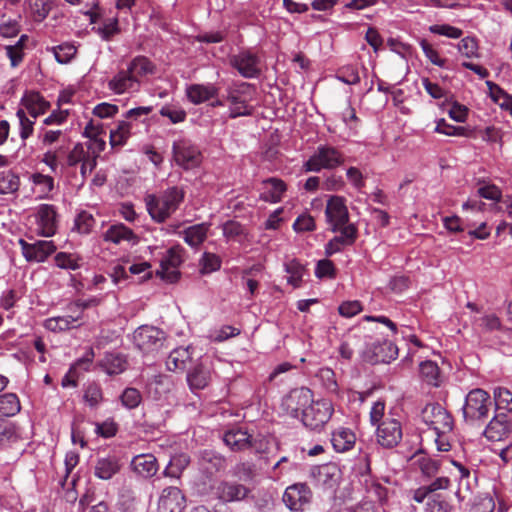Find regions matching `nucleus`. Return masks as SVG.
I'll return each instance as SVG.
<instances>
[{
	"mask_svg": "<svg viewBox=\"0 0 512 512\" xmlns=\"http://www.w3.org/2000/svg\"><path fill=\"white\" fill-rule=\"evenodd\" d=\"M184 195V191L176 186L168 188L159 197L148 195L146 206L152 219L158 223L164 222L178 209L184 200Z\"/></svg>",
	"mask_w": 512,
	"mask_h": 512,
	"instance_id": "1",
	"label": "nucleus"
},
{
	"mask_svg": "<svg viewBox=\"0 0 512 512\" xmlns=\"http://www.w3.org/2000/svg\"><path fill=\"white\" fill-rule=\"evenodd\" d=\"M491 406V397L481 388H475L466 395L462 408L465 422L474 424L487 418Z\"/></svg>",
	"mask_w": 512,
	"mask_h": 512,
	"instance_id": "2",
	"label": "nucleus"
},
{
	"mask_svg": "<svg viewBox=\"0 0 512 512\" xmlns=\"http://www.w3.org/2000/svg\"><path fill=\"white\" fill-rule=\"evenodd\" d=\"M344 155L336 147L319 145L313 155L304 163L305 172H320L323 169L333 170L344 163Z\"/></svg>",
	"mask_w": 512,
	"mask_h": 512,
	"instance_id": "3",
	"label": "nucleus"
},
{
	"mask_svg": "<svg viewBox=\"0 0 512 512\" xmlns=\"http://www.w3.org/2000/svg\"><path fill=\"white\" fill-rule=\"evenodd\" d=\"M334 409L332 403L327 399H319L308 404L304 409L301 420L305 427L310 430L320 431L329 421Z\"/></svg>",
	"mask_w": 512,
	"mask_h": 512,
	"instance_id": "4",
	"label": "nucleus"
},
{
	"mask_svg": "<svg viewBox=\"0 0 512 512\" xmlns=\"http://www.w3.org/2000/svg\"><path fill=\"white\" fill-rule=\"evenodd\" d=\"M421 417L435 433L446 434L453 429L452 416L438 403L427 404L422 410Z\"/></svg>",
	"mask_w": 512,
	"mask_h": 512,
	"instance_id": "5",
	"label": "nucleus"
},
{
	"mask_svg": "<svg viewBox=\"0 0 512 512\" xmlns=\"http://www.w3.org/2000/svg\"><path fill=\"white\" fill-rule=\"evenodd\" d=\"M165 333L154 326L142 325L133 333L135 346L144 353L159 350L164 343Z\"/></svg>",
	"mask_w": 512,
	"mask_h": 512,
	"instance_id": "6",
	"label": "nucleus"
},
{
	"mask_svg": "<svg viewBox=\"0 0 512 512\" xmlns=\"http://www.w3.org/2000/svg\"><path fill=\"white\" fill-rule=\"evenodd\" d=\"M325 217L332 232L351 225L345 198L338 195L330 196L325 208Z\"/></svg>",
	"mask_w": 512,
	"mask_h": 512,
	"instance_id": "7",
	"label": "nucleus"
},
{
	"mask_svg": "<svg viewBox=\"0 0 512 512\" xmlns=\"http://www.w3.org/2000/svg\"><path fill=\"white\" fill-rule=\"evenodd\" d=\"M403 431L399 420L393 417H385L376 429L377 443L386 449L396 447L402 440Z\"/></svg>",
	"mask_w": 512,
	"mask_h": 512,
	"instance_id": "8",
	"label": "nucleus"
},
{
	"mask_svg": "<svg viewBox=\"0 0 512 512\" xmlns=\"http://www.w3.org/2000/svg\"><path fill=\"white\" fill-rule=\"evenodd\" d=\"M365 499L354 507V512H375L376 505H383L387 501V488L372 478L364 482Z\"/></svg>",
	"mask_w": 512,
	"mask_h": 512,
	"instance_id": "9",
	"label": "nucleus"
},
{
	"mask_svg": "<svg viewBox=\"0 0 512 512\" xmlns=\"http://www.w3.org/2000/svg\"><path fill=\"white\" fill-rule=\"evenodd\" d=\"M229 63L247 79L257 78L261 73L259 56L249 49L230 56Z\"/></svg>",
	"mask_w": 512,
	"mask_h": 512,
	"instance_id": "10",
	"label": "nucleus"
},
{
	"mask_svg": "<svg viewBox=\"0 0 512 512\" xmlns=\"http://www.w3.org/2000/svg\"><path fill=\"white\" fill-rule=\"evenodd\" d=\"M312 398L313 392L309 388H295L282 398L281 407L287 414L297 418L300 412L303 414Z\"/></svg>",
	"mask_w": 512,
	"mask_h": 512,
	"instance_id": "11",
	"label": "nucleus"
},
{
	"mask_svg": "<svg viewBox=\"0 0 512 512\" xmlns=\"http://www.w3.org/2000/svg\"><path fill=\"white\" fill-rule=\"evenodd\" d=\"M173 157L177 165L186 170L199 166L202 161L198 148L186 140L174 142Z\"/></svg>",
	"mask_w": 512,
	"mask_h": 512,
	"instance_id": "12",
	"label": "nucleus"
},
{
	"mask_svg": "<svg viewBox=\"0 0 512 512\" xmlns=\"http://www.w3.org/2000/svg\"><path fill=\"white\" fill-rule=\"evenodd\" d=\"M213 489L217 499L223 503L243 501L251 492L246 485L227 480L219 481Z\"/></svg>",
	"mask_w": 512,
	"mask_h": 512,
	"instance_id": "13",
	"label": "nucleus"
},
{
	"mask_svg": "<svg viewBox=\"0 0 512 512\" xmlns=\"http://www.w3.org/2000/svg\"><path fill=\"white\" fill-rule=\"evenodd\" d=\"M35 217L39 235L43 237H52L56 234L58 229V214L54 205H39Z\"/></svg>",
	"mask_w": 512,
	"mask_h": 512,
	"instance_id": "14",
	"label": "nucleus"
},
{
	"mask_svg": "<svg viewBox=\"0 0 512 512\" xmlns=\"http://www.w3.org/2000/svg\"><path fill=\"white\" fill-rule=\"evenodd\" d=\"M397 356L398 348L389 340L374 342L365 352V359L372 364L389 363Z\"/></svg>",
	"mask_w": 512,
	"mask_h": 512,
	"instance_id": "15",
	"label": "nucleus"
},
{
	"mask_svg": "<svg viewBox=\"0 0 512 512\" xmlns=\"http://www.w3.org/2000/svg\"><path fill=\"white\" fill-rule=\"evenodd\" d=\"M19 245L21 247L23 256L29 262H43L56 250V246L54 245L53 241L47 240L28 243L25 240L20 239Z\"/></svg>",
	"mask_w": 512,
	"mask_h": 512,
	"instance_id": "16",
	"label": "nucleus"
},
{
	"mask_svg": "<svg viewBox=\"0 0 512 512\" xmlns=\"http://www.w3.org/2000/svg\"><path fill=\"white\" fill-rule=\"evenodd\" d=\"M186 506V498L182 491L175 486H169L162 490L157 510L158 512H183Z\"/></svg>",
	"mask_w": 512,
	"mask_h": 512,
	"instance_id": "17",
	"label": "nucleus"
},
{
	"mask_svg": "<svg viewBox=\"0 0 512 512\" xmlns=\"http://www.w3.org/2000/svg\"><path fill=\"white\" fill-rule=\"evenodd\" d=\"M311 497L310 488L304 483H297L286 488L283 502L290 510L300 511L310 502Z\"/></svg>",
	"mask_w": 512,
	"mask_h": 512,
	"instance_id": "18",
	"label": "nucleus"
},
{
	"mask_svg": "<svg viewBox=\"0 0 512 512\" xmlns=\"http://www.w3.org/2000/svg\"><path fill=\"white\" fill-rule=\"evenodd\" d=\"M511 433V422L508 415L498 412L487 424L484 436L490 441H501Z\"/></svg>",
	"mask_w": 512,
	"mask_h": 512,
	"instance_id": "19",
	"label": "nucleus"
},
{
	"mask_svg": "<svg viewBox=\"0 0 512 512\" xmlns=\"http://www.w3.org/2000/svg\"><path fill=\"white\" fill-rule=\"evenodd\" d=\"M141 81L137 80L127 69L119 70L108 82V88L116 94L138 91Z\"/></svg>",
	"mask_w": 512,
	"mask_h": 512,
	"instance_id": "20",
	"label": "nucleus"
},
{
	"mask_svg": "<svg viewBox=\"0 0 512 512\" xmlns=\"http://www.w3.org/2000/svg\"><path fill=\"white\" fill-rule=\"evenodd\" d=\"M180 263V255L174 248H170L160 260V269L157 271V274L167 282L174 283L180 277V272L177 270Z\"/></svg>",
	"mask_w": 512,
	"mask_h": 512,
	"instance_id": "21",
	"label": "nucleus"
},
{
	"mask_svg": "<svg viewBox=\"0 0 512 512\" xmlns=\"http://www.w3.org/2000/svg\"><path fill=\"white\" fill-rule=\"evenodd\" d=\"M337 232H340V235L332 238L325 246V254L327 256H332L340 252L344 246L352 245L358 235V230L355 225L345 226Z\"/></svg>",
	"mask_w": 512,
	"mask_h": 512,
	"instance_id": "22",
	"label": "nucleus"
},
{
	"mask_svg": "<svg viewBox=\"0 0 512 512\" xmlns=\"http://www.w3.org/2000/svg\"><path fill=\"white\" fill-rule=\"evenodd\" d=\"M286 190L287 185L283 180L276 177L265 179L262 182L260 199L269 203H278L282 200Z\"/></svg>",
	"mask_w": 512,
	"mask_h": 512,
	"instance_id": "23",
	"label": "nucleus"
},
{
	"mask_svg": "<svg viewBox=\"0 0 512 512\" xmlns=\"http://www.w3.org/2000/svg\"><path fill=\"white\" fill-rule=\"evenodd\" d=\"M21 104L33 119L46 113L50 108V103L37 91H27L21 99Z\"/></svg>",
	"mask_w": 512,
	"mask_h": 512,
	"instance_id": "24",
	"label": "nucleus"
},
{
	"mask_svg": "<svg viewBox=\"0 0 512 512\" xmlns=\"http://www.w3.org/2000/svg\"><path fill=\"white\" fill-rule=\"evenodd\" d=\"M132 470L142 478H151L158 469V462L152 454H139L133 457L131 461Z\"/></svg>",
	"mask_w": 512,
	"mask_h": 512,
	"instance_id": "25",
	"label": "nucleus"
},
{
	"mask_svg": "<svg viewBox=\"0 0 512 512\" xmlns=\"http://www.w3.org/2000/svg\"><path fill=\"white\" fill-rule=\"evenodd\" d=\"M120 469L121 464L117 456L98 457L94 466V475L102 480H110Z\"/></svg>",
	"mask_w": 512,
	"mask_h": 512,
	"instance_id": "26",
	"label": "nucleus"
},
{
	"mask_svg": "<svg viewBox=\"0 0 512 512\" xmlns=\"http://www.w3.org/2000/svg\"><path fill=\"white\" fill-rule=\"evenodd\" d=\"M219 88L215 85L192 84L187 87L186 95L189 101L195 105L204 103L218 96Z\"/></svg>",
	"mask_w": 512,
	"mask_h": 512,
	"instance_id": "27",
	"label": "nucleus"
},
{
	"mask_svg": "<svg viewBox=\"0 0 512 512\" xmlns=\"http://www.w3.org/2000/svg\"><path fill=\"white\" fill-rule=\"evenodd\" d=\"M316 482L327 488L335 487L340 479V470L333 463H327L316 467L313 471Z\"/></svg>",
	"mask_w": 512,
	"mask_h": 512,
	"instance_id": "28",
	"label": "nucleus"
},
{
	"mask_svg": "<svg viewBox=\"0 0 512 512\" xmlns=\"http://www.w3.org/2000/svg\"><path fill=\"white\" fill-rule=\"evenodd\" d=\"M199 463L202 469L209 474L218 473L227 468L226 458L213 450L202 451Z\"/></svg>",
	"mask_w": 512,
	"mask_h": 512,
	"instance_id": "29",
	"label": "nucleus"
},
{
	"mask_svg": "<svg viewBox=\"0 0 512 512\" xmlns=\"http://www.w3.org/2000/svg\"><path fill=\"white\" fill-rule=\"evenodd\" d=\"M211 381V371L203 363L194 366L187 374V382L192 391L202 390Z\"/></svg>",
	"mask_w": 512,
	"mask_h": 512,
	"instance_id": "30",
	"label": "nucleus"
},
{
	"mask_svg": "<svg viewBox=\"0 0 512 512\" xmlns=\"http://www.w3.org/2000/svg\"><path fill=\"white\" fill-rule=\"evenodd\" d=\"M223 441L232 451H242L252 446V437L241 429L225 432Z\"/></svg>",
	"mask_w": 512,
	"mask_h": 512,
	"instance_id": "31",
	"label": "nucleus"
},
{
	"mask_svg": "<svg viewBox=\"0 0 512 512\" xmlns=\"http://www.w3.org/2000/svg\"><path fill=\"white\" fill-rule=\"evenodd\" d=\"M99 366L108 375H117L126 370L127 360L120 353L107 352L99 361Z\"/></svg>",
	"mask_w": 512,
	"mask_h": 512,
	"instance_id": "32",
	"label": "nucleus"
},
{
	"mask_svg": "<svg viewBox=\"0 0 512 512\" xmlns=\"http://www.w3.org/2000/svg\"><path fill=\"white\" fill-rule=\"evenodd\" d=\"M356 441L355 434L346 428H341L332 433L331 444L336 452H346L350 450Z\"/></svg>",
	"mask_w": 512,
	"mask_h": 512,
	"instance_id": "33",
	"label": "nucleus"
},
{
	"mask_svg": "<svg viewBox=\"0 0 512 512\" xmlns=\"http://www.w3.org/2000/svg\"><path fill=\"white\" fill-rule=\"evenodd\" d=\"M29 37L26 34L20 36L15 44L5 45L3 48L6 50V56L10 60V66L17 68L24 60L26 43Z\"/></svg>",
	"mask_w": 512,
	"mask_h": 512,
	"instance_id": "34",
	"label": "nucleus"
},
{
	"mask_svg": "<svg viewBox=\"0 0 512 512\" xmlns=\"http://www.w3.org/2000/svg\"><path fill=\"white\" fill-rule=\"evenodd\" d=\"M155 68L156 67L153 62L146 56L142 55L133 58L127 66V70L137 80H140L141 77L153 74L155 72Z\"/></svg>",
	"mask_w": 512,
	"mask_h": 512,
	"instance_id": "35",
	"label": "nucleus"
},
{
	"mask_svg": "<svg viewBox=\"0 0 512 512\" xmlns=\"http://www.w3.org/2000/svg\"><path fill=\"white\" fill-rule=\"evenodd\" d=\"M81 319V315H66L49 318L45 321V328L52 332L66 331L71 328L78 327L79 324H75Z\"/></svg>",
	"mask_w": 512,
	"mask_h": 512,
	"instance_id": "36",
	"label": "nucleus"
},
{
	"mask_svg": "<svg viewBox=\"0 0 512 512\" xmlns=\"http://www.w3.org/2000/svg\"><path fill=\"white\" fill-rule=\"evenodd\" d=\"M208 229L205 223L192 225L183 231V239L189 246L198 247L206 240Z\"/></svg>",
	"mask_w": 512,
	"mask_h": 512,
	"instance_id": "37",
	"label": "nucleus"
},
{
	"mask_svg": "<svg viewBox=\"0 0 512 512\" xmlns=\"http://www.w3.org/2000/svg\"><path fill=\"white\" fill-rule=\"evenodd\" d=\"M137 237L133 231L124 224L110 226L104 234V240L114 244H120L122 241L136 240Z\"/></svg>",
	"mask_w": 512,
	"mask_h": 512,
	"instance_id": "38",
	"label": "nucleus"
},
{
	"mask_svg": "<svg viewBox=\"0 0 512 512\" xmlns=\"http://www.w3.org/2000/svg\"><path fill=\"white\" fill-rule=\"evenodd\" d=\"M420 376L423 381L434 387H439L441 384L440 369L436 362L426 360L420 364Z\"/></svg>",
	"mask_w": 512,
	"mask_h": 512,
	"instance_id": "39",
	"label": "nucleus"
},
{
	"mask_svg": "<svg viewBox=\"0 0 512 512\" xmlns=\"http://www.w3.org/2000/svg\"><path fill=\"white\" fill-rule=\"evenodd\" d=\"M475 327L482 333H490L500 331L502 323L500 318L495 313H485L482 316L476 317L473 321Z\"/></svg>",
	"mask_w": 512,
	"mask_h": 512,
	"instance_id": "40",
	"label": "nucleus"
},
{
	"mask_svg": "<svg viewBox=\"0 0 512 512\" xmlns=\"http://www.w3.org/2000/svg\"><path fill=\"white\" fill-rule=\"evenodd\" d=\"M21 409L20 400L15 393L0 395V418L12 417Z\"/></svg>",
	"mask_w": 512,
	"mask_h": 512,
	"instance_id": "41",
	"label": "nucleus"
},
{
	"mask_svg": "<svg viewBox=\"0 0 512 512\" xmlns=\"http://www.w3.org/2000/svg\"><path fill=\"white\" fill-rule=\"evenodd\" d=\"M191 359L188 348L179 347L170 352L166 366L170 371L183 370L187 361Z\"/></svg>",
	"mask_w": 512,
	"mask_h": 512,
	"instance_id": "42",
	"label": "nucleus"
},
{
	"mask_svg": "<svg viewBox=\"0 0 512 512\" xmlns=\"http://www.w3.org/2000/svg\"><path fill=\"white\" fill-rule=\"evenodd\" d=\"M189 463L190 457L187 454H176L170 459V462L163 473L165 476L178 479Z\"/></svg>",
	"mask_w": 512,
	"mask_h": 512,
	"instance_id": "43",
	"label": "nucleus"
},
{
	"mask_svg": "<svg viewBox=\"0 0 512 512\" xmlns=\"http://www.w3.org/2000/svg\"><path fill=\"white\" fill-rule=\"evenodd\" d=\"M28 4L35 22L44 21L52 9V0H28Z\"/></svg>",
	"mask_w": 512,
	"mask_h": 512,
	"instance_id": "44",
	"label": "nucleus"
},
{
	"mask_svg": "<svg viewBox=\"0 0 512 512\" xmlns=\"http://www.w3.org/2000/svg\"><path fill=\"white\" fill-rule=\"evenodd\" d=\"M20 187V178L11 170L0 172V194L16 193Z\"/></svg>",
	"mask_w": 512,
	"mask_h": 512,
	"instance_id": "45",
	"label": "nucleus"
},
{
	"mask_svg": "<svg viewBox=\"0 0 512 512\" xmlns=\"http://www.w3.org/2000/svg\"><path fill=\"white\" fill-rule=\"evenodd\" d=\"M131 124L126 121H120L115 130L110 131V145L112 148L123 146L130 137Z\"/></svg>",
	"mask_w": 512,
	"mask_h": 512,
	"instance_id": "46",
	"label": "nucleus"
},
{
	"mask_svg": "<svg viewBox=\"0 0 512 512\" xmlns=\"http://www.w3.org/2000/svg\"><path fill=\"white\" fill-rule=\"evenodd\" d=\"M285 270L290 275L288 283L294 288L300 287L303 275L306 271L305 267L296 259H292L285 264Z\"/></svg>",
	"mask_w": 512,
	"mask_h": 512,
	"instance_id": "47",
	"label": "nucleus"
},
{
	"mask_svg": "<svg viewBox=\"0 0 512 512\" xmlns=\"http://www.w3.org/2000/svg\"><path fill=\"white\" fill-rule=\"evenodd\" d=\"M494 402L497 411L512 412V392L505 387L494 389Z\"/></svg>",
	"mask_w": 512,
	"mask_h": 512,
	"instance_id": "48",
	"label": "nucleus"
},
{
	"mask_svg": "<svg viewBox=\"0 0 512 512\" xmlns=\"http://www.w3.org/2000/svg\"><path fill=\"white\" fill-rule=\"evenodd\" d=\"M232 475L243 482H249L256 477L255 464L245 461L237 463L232 469Z\"/></svg>",
	"mask_w": 512,
	"mask_h": 512,
	"instance_id": "49",
	"label": "nucleus"
},
{
	"mask_svg": "<svg viewBox=\"0 0 512 512\" xmlns=\"http://www.w3.org/2000/svg\"><path fill=\"white\" fill-rule=\"evenodd\" d=\"M55 59L60 64L69 63L76 55L77 48L71 43H62L52 47Z\"/></svg>",
	"mask_w": 512,
	"mask_h": 512,
	"instance_id": "50",
	"label": "nucleus"
},
{
	"mask_svg": "<svg viewBox=\"0 0 512 512\" xmlns=\"http://www.w3.org/2000/svg\"><path fill=\"white\" fill-rule=\"evenodd\" d=\"M31 181L39 187L40 197L45 198L54 188V179L49 175L34 173L31 175Z\"/></svg>",
	"mask_w": 512,
	"mask_h": 512,
	"instance_id": "51",
	"label": "nucleus"
},
{
	"mask_svg": "<svg viewBox=\"0 0 512 512\" xmlns=\"http://www.w3.org/2000/svg\"><path fill=\"white\" fill-rule=\"evenodd\" d=\"M97 34L104 41H110L112 38L120 33L119 21L117 18L106 20L102 26L96 29Z\"/></svg>",
	"mask_w": 512,
	"mask_h": 512,
	"instance_id": "52",
	"label": "nucleus"
},
{
	"mask_svg": "<svg viewBox=\"0 0 512 512\" xmlns=\"http://www.w3.org/2000/svg\"><path fill=\"white\" fill-rule=\"evenodd\" d=\"M84 400L90 407H97L103 400L102 389L97 383H90L84 391Z\"/></svg>",
	"mask_w": 512,
	"mask_h": 512,
	"instance_id": "53",
	"label": "nucleus"
},
{
	"mask_svg": "<svg viewBox=\"0 0 512 512\" xmlns=\"http://www.w3.org/2000/svg\"><path fill=\"white\" fill-rule=\"evenodd\" d=\"M94 225L95 219L92 214L87 211H81L75 219L74 228L81 234H88Z\"/></svg>",
	"mask_w": 512,
	"mask_h": 512,
	"instance_id": "54",
	"label": "nucleus"
},
{
	"mask_svg": "<svg viewBox=\"0 0 512 512\" xmlns=\"http://www.w3.org/2000/svg\"><path fill=\"white\" fill-rule=\"evenodd\" d=\"M337 78L348 85H355L360 82L358 68L354 65H345L337 72Z\"/></svg>",
	"mask_w": 512,
	"mask_h": 512,
	"instance_id": "55",
	"label": "nucleus"
},
{
	"mask_svg": "<svg viewBox=\"0 0 512 512\" xmlns=\"http://www.w3.org/2000/svg\"><path fill=\"white\" fill-rule=\"evenodd\" d=\"M122 405L127 409H134L139 406L142 396L139 390L133 387L126 388L120 396Z\"/></svg>",
	"mask_w": 512,
	"mask_h": 512,
	"instance_id": "56",
	"label": "nucleus"
},
{
	"mask_svg": "<svg viewBox=\"0 0 512 512\" xmlns=\"http://www.w3.org/2000/svg\"><path fill=\"white\" fill-rule=\"evenodd\" d=\"M317 376L322 381L324 387L331 393H338V383L335 372L330 368H321Z\"/></svg>",
	"mask_w": 512,
	"mask_h": 512,
	"instance_id": "57",
	"label": "nucleus"
},
{
	"mask_svg": "<svg viewBox=\"0 0 512 512\" xmlns=\"http://www.w3.org/2000/svg\"><path fill=\"white\" fill-rule=\"evenodd\" d=\"M221 267V259L219 256L205 252L201 259V273L208 274L219 270Z\"/></svg>",
	"mask_w": 512,
	"mask_h": 512,
	"instance_id": "58",
	"label": "nucleus"
},
{
	"mask_svg": "<svg viewBox=\"0 0 512 512\" xmlns=\"http://www.w3.org/2000/svg\"><path fill=\"white\" fill-rule=\"evenodd\" d=\"M16 115L20 122V138L25 141L33 134L35 122L27 117L23 109H19Z\"/></svg>",
	"mask_w": 512,
	"mask_h": 512,
	"instance_id": "59",
	"label": "nucleus"
},
{
	"mask_svg": "<svg viewBox=\"0 0 512 512\" xmlns=\"http://www.w3.org/2000/svg\"><path fill=\"white\" fill-rule=\"evenodd\" d=\"M89 151H85L83 144L77 143L66 157V166L74 167L81 163L89 155Z\"/></svg>",
	"mask_w": 512,
	"mask_h": 512,
	"instance_id": "60",
	"label": "nucleus"
},
{
	"mask_svg": "<svg viewBox=\"0 0 512 512\" xmlns=\"http://www.w3.org/2000/svg\"><path fill=\"white\" fill-rule=\"evenodd\" d=\"M429 30L433 34L443 35L452 39L460 38L463 34L461 29L451 26L449 24L432 25L429 27Z\"/></svg>",
	"mask_w": 512,
	"mask_h": 512,
	"instance_id": "61",
	"label": "nucleus"
},
{
	"mask_svg": "<svg viewBox=\"0 0 512 512\" xmlns=\"http://www.w3.org/2000/svg\"><path fill=\"white\" fill-rule=\"evenodd\" d=\"M420 46L425 54V56L429 59V61L438 66L445 67L446 59H443L439 56L438 52L433 48V46L425 39L420 41Z\"/></svg>",
	"mask_w": 512,
	"mask_h": 512,
	"instance_id": "62",
	"label": "nucleus"
},
{
	"mask_svg": "<svg viewBox=\"0 0 512 512\" xmlns=\"http://www.w3.org/2000/svg\"><path fill=\"white\" fill-rule=\"evenodd\" d=\"M449 503L441 497L439 494H434L429 497L426 512H449Z\"/></svg>",
	"mask_w": 512,
	"mask_h": 512,
	"instance_id": "63",
	"label": "nucleus"
},
{
	"mask_svg": "<svg viewBox=\"0 0 512 512\" xmlns=\"http://www.w3.org/2000/svg\"><path fill=\"white\" fill-rule=\"evenodd\" d=\"M315 275L318 278H334L336 276L335 265L331 260H319L315 269Z\"/></svg>",
	"mask_w": 512,
	"mask_h": 512,
	"instance_id": "64",
	"label": "nucleus"
}]
</instances>
